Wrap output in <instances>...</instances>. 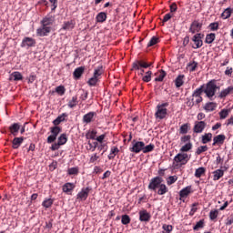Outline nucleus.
I'll return each instance as SVG.
<instances>
[{
	"instance_id": "obj_12",
	"label": "nucleus",
	"mask_w": 233,
	"mask_h": 233,
	"mask_svg": "<svg viewBox=\"0 0 233 233\" xmlns=\"http://www.w3.org/2000/svg\"><path fill=\"white\" fill-rule=\"evenodd\" d=\"M51 30L52 28L50 26L42 25V27L38 28L36 33L37 35H40V37H45V35H48V34H50Z\"/></svg>"
},
{
	"instance_id": "obj_28",
	"label": "nucleus",
	"mask_w": 233,
	"mask_h": 233,
	"mask_svg": "<svg viewBox=\"0 0 233 233\" xmlns=\"http://www.w3.org/2000/svg\"><path fill=\"white\" fill-rule=\"evenodd\" d=\"M74 184L73 183H66L63 186V192H65L66 194H70V192H72V190H74Z\"/></svg>"
},
{
	"instance_id": "obj_33",
	"label": "nucleus",
	"mask_w": 233,
	"mask_h": 233,
	"mask_svg": "<svg viewBox=\"0 0 233 233\" xmlns=\"http://www.w3.org/2000/svg\"><path fill=\"white\" fill-rule=\"evenodd\" d=\"M202 143L203 145H207V143H210L212 141V133H206L202 136Z\"/></svg>"
},
{
	"instance_id": "obj_18",
	"label": "nucleus",
	"mask_w": 233,
	"mask_h": 233,
	"mask_svg": "<svg viewBox=\"0 0 233 233\" xmlns=\"http://www.w3.org/2000/svg\"><path fill=\"white\" fill-rule=\"evenodd\" d=\"M223 176H225V171L222 169H217L213 171V181H219Z\"/></svg>"
},
{
	"instance_id": "obj_7",
	"label": "nucleus",
	"mask_w": 233,
	"mask_h": 233,
	"mask_svg": "<svg viewBox=\"0 0 233 233\" xmlns=\"http://www.w3.org/2000/svg\"><path fill=\"white\" fill-rule=\"evenodd\" d=\"M192 41L194 43L192 48H194L195 50H198V48H201V46H203V35L201 33L196 34L192 37Z\"/></svg>"
},
{
	"instance_id": "obj_48",
	"label": "nucleus",
	"mask_w": 233,
	"mask_h": 233,
	"mask_svg": "<svg viewBox=\"0 0 233 233\" xmlns=\"http://www.w3.org/2000/svg\"><path fill=\"white\" fill-rule=\"evenodd\" d=\"M207 150H208V147L207 146H200L198 147L197 151H196V154L198 156L203 154V152H207Z\"/></svg>"
},
{
	"instance_id": "obj_16",
	"label": "nucleus",
	"mask_w": 233,
	"mask_h": 233,
	"mask_svg": "<svg viewBox=\"0 0 233 233\" xmlns=\"http://www.w3.org/2000/svg\"><path fill=\"white\" fill-rule=\"evenodd\" d=\"M226 138L227 137H225V135H218L214 137L212 144L213 147H216V145H223V143H225Z\"/></svg>"
},
{
	"instance_id": "obj_44",
	"label": "nucleus",
	"mask_w": 233,
	"mask_h": 233,
	"mask_svg": "<svg viewBox=\"0 0 233 233\" xmlns=\"http://www.w3.org/2000/svg\"><path fill=\"white\" fill-rule=\"evenodd\" d=\"M218 215H219V211H218V209L211 210L209 212V219H211V221H214L215 219H218Z\"/></svg>"
},
{
	"instance_id": "obj_53",
	"label": "nucleus",
	"mask_w": 233,
	"mask_h": 233,
	"mask_svg": "<svg viewBox=\"0 0 233 233\" xmlns=\"http://www.w3.org/2000/svg\"><path fill=\"white\" fill-rule=\"evenodd\" d=\"M188 132V124H184L180 127L179 133L180 134H187Z\"/></svg>"
},
{
	"instance_id": "obj_9",
	"label": "nucleus",
	"mask_w": 233,
	"mask_h": 233,
	"mask_svg": "<svg viewBox=\"0 0 233 233\" xmlns=\"http://www.w3.org/2000/svg\"><path fill=\"white\" fill-rule=\"evenodd\" d=\"M205 128H207V123L205 121H196L193 127V132H195V134H201Z\"/></svg>"
},
{
	"instance_id": "obj_64",
	"label": "nucleus",
	"mask_w": 233,
	"mask_h": 233,
	"mask_svg": "<svg viewBox=\"0 0 233 233\" xmlns=\"http://www.w3.org/2000/svg\"><path fill=\"white\" fill-rule=\"evenodd\" d=\"M226 225H227V226L233 225V216H230V217H228V218L226 219Z\"/></svg>"
},
{
	"instance_id": "obj_29",
	"label": "nucleus",
	"mask_w": 233,
	"mask_h": 233,
	"mask_svg": "<svg viewBox=\"0 0 233 233\" xmlns=\"http://www.w3.org/2000/svg\"><path fill=\"white\" fill-rule=\"evenodd\" d=\"M74 26H76L74 21H67L64 23L62 30H73Z\"/></svg>"
},
{
	"instance_id": "obj_25",
	"label": "nucleus",
	"mask_w": 233,
	"mask_h": 233,
	"mask_svg": "<svg viewBox=\"0 0 233 233\" xmlns=\"http://www.w3.org/2000/svg\"><path fill=\"white\" fill-rule=\"evenodd\" d=\"M86 137L87 139H93L94 141H96V138L97 137V130L92 129L87 131V133L86 134Z\"/></svg>"
},
{
	"instance_id": "obj_8",
	"label": "nucleus",
	"mask_w": 233,
	"mask_h": 233,
	"mask_svg": "<svg viewBox=\"0 0 233 233\" xmlns=\"http://www.w3.org/2000/svg\"><path fill=\"white\" fill-rule=\"evenodd\" d=\"M203 94V86L197 88L192 94V100L197 104L199 105L203 101V97L201 96Z\"/></svg>"
},
{
	"instance_id": "obj_31",
	"label": "nucleus",
	"mask_w": 233,
	"mask_h": 233,
	"mask_svg": "<svg viewBox=\"0 0 233 233\" xmlns=\"http://www.w3.org/2000/svg\"><path fill=\"white\" fill-rule=\"evenodd\" d=\"M167 192H168V187H167V185L162 183V185L158 187L157 194H158V196H165Z\"/></svg>"
},
{
	"instance_id": "obj_11",
	"label": "nucleus",
	"mask_w": 233,
	"mask_h": 233,
	"mask_svg": "<svg viewBox=\"0 0 233 233\" xmlns=\"http://www.w3.org/2000/svg\"><path fill=\"white\" fill-rule=\"evenodd\" d=\"M96 116H97V114L94 111H91V112L84 115L82 121L86 125H88V124L92 123V121H94Z\"/></svg>"
},
{
	"instance_id": "obj_42",
	"label": "nucleus",
	"mask_w": 233,
	"mask_h": 233,
	"mask_svg": "<svg viewBox=\"0 0 233 233\" xmlns=\"http://www.w3.org/2000/svg\"><path fill=\"white\" fill-rule=\"evenodd\" d=\"M60 133H61V127H51V134H52L51 136L57 138V136H59Z\"/></svg>"
},
{
	"instance_id": "obj_3",
	"label": "nucleus",
	"mask_w": 233,
	"mask_h": 233,
	"mask_svg": "<svg viewBox=\"0 0 233 233\" xmlns=\"http://www.w3.org/2000/svg\"><path fill=\"white\" fill-rule=\"evenodd\" d=\"M103 75V66H98L95 69L93 77H91L88 81L87 84L89 86H96L97 85L99 78Z\"/></svg>"
},
{
	"instance_id": "obj_61",
	"label": "nucleus",
	"mask_w": 233,
	"mask_h": 233,
	"mask_svg": "<svg viewBox=\"0 0 233 233\" xmlns=\"http://www.w3.org/2000/svg\"><path fill=\"white\" fill-rule=\"evenodd\" d=\"M209 28L210 30H212L213 32L218 30V28H219V25L218 23H211L209 25Z\"/></svg>"
},
{
	"instance_id": "obj_5",
	"label": "nucleus",
	"mask_w": 233,
	"mask_h": 233,
	"mask_svg": "<svg viewBox=\"0 0 233 233\" xmlns=\"http://www.w3.org/2000/svg\"><path fill=\"white\" fill-rule=\"evenodd\" d=\"M144 147H145V142L133 140L131 142V147H129V150L134 154H139V152H143Z\"/></svg>"
},
{
	"instance_id": "obj_55",
	"label": "nucleus",
	"mask_w": 233,
	"mask_h": 233,
	"mask_svg": "<svg viewBox=\"0 0 233 233\" xmlns=\"http://www.w3.org/2000/svg\"><path fill=\"white\" fill-rule=\"evenodd\" d=\"M157 41H159V39L156 36H153L147 44V46H154V45H157Z\"/></svg>"
},
{
	"instance_id": "obj_27",
	"label": "nucleus",
	"mask_w": 233,
	"mask_h": 233,
	"mask_svg": "<svg viewBox=\"0 0 233 233\" xmlns=\"http://www.w3.org/2000/svg\"><path fill=\"white\" fill-rule=\"evenodd\" d=\"M68 115L66 113H63L62 115H60L59 116L56 117V119H55L53 121L54 125L56 127H57V125L63 123V121H65V117H67Z\"/></svg>"
},
{
	"instance_id": "obj_4",
	"label": "nucleus",
	"mask_w": 233,
	"mask_h": 233,
	"mask_svg": "<svg viewBox=\"0 0 233 233\" xmlns=\"http://www.w3.org/2000/svg\"><path fill=\"white\" fill-rule=\"evenodd\" d=\"M163 184V177H155L151 178L149 184H148V189L153 190L156 192L157 188Z\"/></svg>"
},
{
	"instance_id": "obj_56",
	"label": "nucleus",
	"mask_w": 233,
	"mask_h": 233,
	"mask_svg": "<svg viewBox=\"0 0 233 233\" xmlns=\"http://www.w3.org/2000/svg\"><path fill=\"white\" fill-rule=\"evenodd\" d=\"M165 76H167V73L165 71H160L159 76L155 78V81H163L165 79Z\"/></svg>"
},
{
	"instance_id": "obj_37",
	"label": "nucleus",
	"mask_w": 233,
	"mask_h": 233,
	"mask_svg": "<svg viewBox=\"0 0 233 233\" xmlns=\"http://www.w3.org/2000/svg\"><path fill=\"white\" fill-rule=\"evenodd\" d=\"M11 79L14 81H21L23 79V75L18 71H15L11 74Z\"/></svg>"
},
{
	"instance_id": "obj_57",
	"label": "nucleus",
	"mask_w": 233,
	"mask_h": 233,
	"mask_svg": "<svg viewBox=\"0 0 233 233\" xmlns=\"http://www.w3.org/2000/svg\"><path fill=\"white\" fill-rule=\"evenodd\" d=\"M106 147H107L106 143L104 142L98 145L97 150H103L102 155H104L106 152Z\"/></svg>"
},
{
	"instance_id": "obj_10",
	"label": "nucleus",
	"mask_w": 233,
	"mask_h": 233,
	"mask_svg": "<svg viewBox=\"0 0 233 233\" xmlns=\"http://www.w3.org/2000/svg\"><path fill=\"white\" fill-rule=\"evenodd\" d=\"M89 193L90 187L82 188L81 191L76 195V199H79V201H86V198H88Z\"/></svg>"
},
{
	"instance_id": "obj_15",
	"label": "nucleus",
	"mask_w": 233,
	"mask_h": 233,
	"mask_svg": "<svg viewBox=\"0 0 233 233\" xmlns=\"http://www.w3.org/2000/svg\"><path fill=\"white\" fill-rule=\"evenodd\" d=\"M54 21H56L54 15H48L41 21V24L43 26H49V25H54Z\"/></svg>"
},
{
	"instance_id": "obj_41",
	"label": "nucleus",
	"mask_w": 233,
	"mask_h": 233,
	"mask_svg": "<svg viewBox=\"0 0 233 233\" xmlns=\"http://www.w3.org/2000/svg\"><path fill=\"white\" fill-rule=\"evenodd\" d=\"M220 119H227L228 117V115L230 114L229 109H222L219 113Z\"/></svg>"
},
{
	"instance_id": "obj_58",
	"label": "nucleus",
	"mask_w": 233,
	"mask_h": 233,
	"mask_svg": "<svg viewBox=\"0 0 233 233\" xmlns=\"http://www.w3.org/2000/svg\"><path fill=\"white\" fill-rule=\"evenodd\" d=\"M105 137H106V135L103 134V135H100L99 137H96V138H95V141H97V143L102 144V143H105L103 141H105Z\"/></svg>"
},
{
	"instance_id": "obj_43",
	"label": "nucleus",
	"mask_w": 233,
	"mask_h": 233,
	"mask_svg": "<svg viewBox=\"0 0 233 233\" xmlns=\"http://www.w3.org/2000/svg\"><path fill=\"white\" fill-rule=\"evenodd\" d=\"M66 141H68V139L66 138V134H62L59 137H58V145L61 147L62 145H66Z\"/></svg>"
},
{
	"instance_id": "obj_35",
	"label": "nucleus",
	"mask_w": 233,
	"mask_h": 233,
	"mask_svg": "<svg viewBox=\"0 0 233 233\" xmlns=\"http://www.w3.org/2000/svg\"><path fill=\"white\" fill-rule=\"evenodd\" d=\"M207 172V168L201 167L196 169L195 171V177H201V176H205Z\"/></svg>"
},
{
	"instance_id": "obj_20",
	"label": "nucleus",
	"mask_w": 233,
	"mask_h": 233,
	"mask_svg": "<svg viewBox=\"0 0 233 233\" xmlns=\"http://www.w3.org/2000/svg\"><path fill=\"white\" fill-rule=\"evenodd\" d=\"M185 83V75H178L175 80V85L177 88H180V86H183Z\"/></svg>"
},
{
	"instance_id": "obj_13",
	"label": "nucleus",
	"mask_w": 233,
	"mask_h": 233,
	"mask_svg": "<svg viewBox=\"0 0 233 233\" xmlns=\"http://www.w3.org/2000/svg\"><path fill=\"white\" fill-rule=\"evenodd\" d=\"M203 25L198 21L192 22L190 27H189V32L191 34H197V32H199L201 30V27Z\"/></svg>"
},
{
	"instance_id": "obj_45",
	"label": "nucleus",
	"mask_w": 233,
	"mask_h": 233,
	"mask_svg": "<svg viewBox=\"0 0 233 233\" xmlns=\"http://www.w3.org/2000/svg\"><path fill=\"white\" fill-rule=\"evenodd\" d=\"M145 83H150L152 81V71H147L142 78Z\"/></svg>"
},
{
	"instance_id": "obj_34",
	"label": "nucleus",
	"mask_w": 233,
	"mask_h": 233,
	"mask_svg": "<svg viewBox=\"0 0 233 233\" xmlns=\"http://www.w3.org/2000/svg\"><path fill=\"white\" fill-rule=\"evenodd\" d=\"M96 23H105L106 21V13L105 12H100L96 17Z\"/></svg>"
},
{
	"instance_id": "obj_23",
	"label": "nucleus",
	"mask_w": 233,
	"mask_h": 233,
	"mask_svg": "<svg viewBox=\"0 0 233 233\" xmlns=\"http://www.w3.org/2000/svg\"><path fill=\"white\" fill-rule=\"evenodd\" d=\"M20 128L21 126H19L18 123H15L9 127V130L13 136H17V133L19 132Z\"/></svg>"
},
{
	"instance_id": "obj_50",
	"label": "nucleus",
	"mask_w": 233,
	"mask_h": 233,
	"mask_svg": "<svg viewBox=\"0 0 233 233\" xmlns=\"http://www.w3.org/2000/svg\"><path fill=\"white\" fill-rule=\"evenodd\" d=\"M66 91V89H65V86H59L56 88V94H58L59 96H65V92Z\"/></svg>"
},
{
	"instance_id": "obj_47",
	"label": "nucleus",
	"mask_w": 233,
	"mask_h": 233,
	"mask_svg": "<svg viewBox=\"0 0 233 233\" xmlns=\"http://www.w3.org/2000/svg\"><path fill=\"white\" fill-rule=\"evenodd\" d=\"M69 108H74L77 106V96H73L72 99L68 102Z\"/></svg>"
},
{
	"instance_id": "obj_19",
	"label": "nucleus",
	"mask_w": 233,
	"mask_h": 233,
	"mask_svg": "<svg viewBox=\"0 0 233 233\" xmlns=\"http://www.w3.org/2000/svg\"><path fill=\"white\" fill-rule=\"evenodd\" d=\"M23 141H25V137H15V138L13 139V142H12V144H13V148H15V149L19 148V147H21V145L23 144Z\"/></svg>"
},
{
	"instance_id": "obj_1",
	"label": "nucleus",
	"mask_w": 233,
	"mask_h": 233,
	"mask_svg": "<svg viewBox=\"0 0 233 233\" xmlns=\"http://www.w3.org/2000/svg\"><path fill=\"white\" fill-rule=\"evenodd\" d=\"M200 86H203V92L208 99L210 101H214V99H216V92H218V89L219 88L216 84V80H210L206 85H202Z\"/></svg>"
},
{
	"instance_id": "obj_6",
	"label": "nucleus",
	"mask_w": 233,
	"mask_h": 233,
	"mask_svg": "<svg viewBox=\"0 0 233 233\" xmlns=\"http://www.w3.org/2000/svg\"><path fill=\"white\" fill-rule=\"evenodd\" d=\"M190 157H188V154L187 153H178L174 157L175 163H177L178 165H187V163H188Z\"/></svg>"
},
{
	"instance_id": "obj_22",
	"label": "nucleus",
	"mask_w": 233,
	"mask_h": 233,
	"mask_svg": "<svg viewBox=\"0 0 233 233\" xmlns=\"http://www.w3.org/2000/svg\"><path fill=\"white\" fill-rule=\"evenodd\" d=\"M217 106H218V104H216L214 102H208L205 105L204 110H206V112H214V110H216Z\"/></svg>"
},
{
	"instance_id": "obj_62",
	"label": "nucleus",
	"mask_w": 233,
	"mask_h": 233,
	"mask_svg": "<svg viewBox=\"0 0 233 233\" xmlns=\"http://www.w3.org/2000/svg\"><path fill=\"white\" fill-rule=\"evenodd\" d=\"M86 150H89L90 152H96L94 144H92L90 141L87 142Z\"/></svg>"
},
{
	"instance_id": "obj_51",
	"label": "nucleus",
	"mask_w": 233,
	"mask_h": 233,
	"mask_svg": "<svg viewBox=\"0 0 233 233\" xmlns=\"http://www.w3.org/2000/svg\"><path fill=\"white\" fill-rule=\"evenodd\" d=\"M187 68L189 72H195L196 68H198V63L197 62H192L189 65H187Z\"/></svg>"
},
{
	"instance_id": "obj_21",
	"label": "nucleus",
	"mask_w": 233,
	"mask_h": 233,
	"mask_svg": "<svg viewBox=\"0 0 233 233\" xmlns=\"http://www.w3.org/2000/svg\"><path fill=\"white\" fill-rule=\"evenodd\" d=\"M85 73V67L80 66L75 69L73 76L75 77V79H79L83 74Z\"/></svg>"
},
{
	"instance_id": "obj_39",
	"label": "nucleus",
	"mask_w": 233,
	"mask_h": 233,
	"mask_svg": "<svg viewBox=\"0 0 233 233\" xmlns=\"http://www.w3.org/2000/svg\"><path fill=\"white\" fill-rule=\"evenodd\" d=\"M215 39H216V34L210 33V34L207 35V36H206V43L208 45H211V43H214Z\"/></svg>"
},
{
	"instance_id": "obj_54",
	"label": "nucleus",
	"mask_w": 233,
	"mask_h": 233,
	"mask_svg": "<svg viewBox=\"0 0 233 233\" xmlns=\"http://www.w3.org/2000/svg\"><path fill=\"white\" fill-rule=\"evenodd\" d=\"M69 176H76L78 174L79 169L77 167H71L67 170Z\"/></svg>"
},
{
	"instance_id": "obj_17",
	"label": "nucleus",
	"mask_w": 233,
	"mask_h": 233,
	"mask_svg": "<svg viewBox=\"0 0 233 233\" xmlns=\"http://www.w3.org/2000/svg\"><path fill=\"white\" fill-rule=\"evenodd\" d=\"M22 46H35V40L31 37H25L22 41Z\"/></svg>"
},
{
	"instance_id": "obj_63",
	"label": "nucleus",
	"mask_w": 233,
	"mask_h": 233,
	"mask_svg": "<svg viewBox=\"0 0 233 233\" xmlns=\"http://www.w3.org/2000/svg\"><path fill=\"white\" fill-rule=\"evenodd\" d=\"M133 68H134L135 70H141V62H140V61L135 62V63L133 64Z\"/></svg>"
},
{
	"instance_id": "obj_30",
	"label": "nucleus",
	"mask_w": 233,
	"mask_h": 233,
	"mask_svg": "<svg viewBox=\"0 0 233 233\" xmlns=\"http://www.w3.org/2000/svg\"><path fill=\"white\" fill-rule=\"evenodd\" d=\"M117 154H119V148H117L116 147H112L107 157H108V159H114V157H116V156H117Z\"/></svg>"
},
{
	"instance_id": "obj_60",
	"label": "nucleus",
	"mask_w": 233,
	"mask_h": 233,
	"mask_svg": "<svg viewBox=\"0 0 233 233\" xmlns=\"http://www.w3.org/2000/svg\"><path fill=\"white\" fill-rule=\"evenodd\" d=\"M162 228H163V230H165L167 233L172 232V225H163Z\"/></svg>"
},
{
	"instance_id": "obj_38",
	"label": "nucleus",
	"mask_w": 233,
	"mask_h": 233,
	"mask_svg": "<svg viewBox=\"0 0 233 233\" xmlns=\"http://www.w3.org/2000/svg\"><path fill=\"white\" fill-rule=\"evenodd\" d=\"M52 205H54V199L52 198H46L42 203V207H44V208H50Z\"/></svg>"
},
{
	"instance_id": "obj_46",
	"label": "nucleus",
	"mask_w": 233,
	"mask_h": 233,
	"mask_svg": "<svg viewBox=\"0 0 233 233\" xmlns=\"http://www.w3.org/2000/svg\"><path fill=\"white\" fill-rule=\"evenodd\" d=\"M189 150H192V143L190 142H187L180 148V152H188Z\"/></svg>"
},
{
	"instance_id": "obj_32",
	"label": "nucleus",
	"mask_w": 233,
	"mask_h": 233,
	"mask_svg": "<svg viewBox=\"0 0 233 233\" xmlns=\"http://www.w3.org/2000/svg\"><path fill=\"white\" fill-rule=\"evenodd\" d=\"M154 148H156V146L154 144H149L147 146L144 143V147H142L143 154H148L149 152H153Z\"/></svg>"
},
{
	"instance_id": "obj_2",
	"label": "nucleus",
	"mask_w": 233,
	"mask_h": 233,
	"mask_svg": "<svg viewBox=\"0 0 233 233\" xmlns=\"http://www.w3.org/2000/svg\"><path fill=\"white\" fill-rule=\"evenodd\" d=\"M168 103L158 104L155 112L156 121H163V119H167V116H168Z\"/></svg>"
},
{
	"instance_id": "obj_26",
	"label": "nucleus",
	"mask_w": 233,
	"mask_h": 233,
	"mask_svg": "<svg viewBox=\"0 0 233 233\" xmlns=\"http://www.w3.org/2000/svg\"><path fill=\"white\" fill-rule=\"evenodd\" d=\"M229 94H233V86H230L228 88L222 90L219 94V97L223 98V97H227V96H228Z\"/></svg>"
},
{
	"instance_id": "obj_59",
	"label": "nucleus",
	"mask_w": 233,
	"mask_h": 233,
	"mask_svg": "<svg viewBox=\"0 0 233 233\" xmlns=\"http://www.w3.org/2000/svg\"><path fill=\"white\" fill-rule=\"evenodd\" d=\"M98 159H99V156H97V153H95L90 157L89 162L96 163V161H97Z\"/></svg>"
},
{
	"instance_id": "obj_52",
	"label": "nucleus",
	"mask_w": 233,
	"mask_h": 233,
	"mask_svg": "<svg viewBox=\"0 0 233 233\" xmlns=\"http://www.w3.org/2000/svg\"><path fill=\"white\" fill-rule=\"evenodd\" d=\"M177 181V176H170L167 178V185H174V183H176Z\"/></svg>"
},
{
	"instance_id": "obj_24",
	"label": "nucleus",
	"mask_w": 233,
	"mask_h": 233,
	"mask_svg": "<svg viewBox=\"0 0 233 233\" xmlns=\"http://www.w3.org/2000/svg\"><path fill=\"white\" fill-rule=\"evenodd\" d=\"M191 190H192V187H190V186L184 187L183 189L180 190L179 197L187 198L188 196V194H190Z\"/></svg>"
},
{
	"instance_id": "obj_40",
	"label": "nucleus",
	"mask_w": 233,
	"mask_h": 233,
	"mask_svg": "<svg viewBox=\"0 0 233 233\" xmlns=\"http://www.w3.org/2000/svg\"><path fill=\"white\" fill-rule=\"evenodd\" d=\"M230 15H232V8L228 7L222 14H221V17L224 19H228V17H230Z\"/></svg>"
},
{
	"instance_id": "obj_14",
	"label": "nucleus",
	"mask_w": 233,
	"mask_h": 233,
	"mask_svg": "<svg viewBox=\"0 0 233 233\" xmlns=\"http://www.w3.org/2000/svg\"><path fill=\"white\" fill-rule=\"evenodd\" d=\"M139 221L145 222V223H148V221H150V213H148V211L147 210H141L139 211Z\"/></svg>"
},
{
	"instance_id": "obj_49",
	"label": "nucleus",
	"mask_w": 233,
	"mask_h": 233,
	"mask_svg": "<svg viewBox=\"0 0 233 233\" xmlns=\"http://www.w3.org/2000/svg\"><path fill=\"white\" fill-rule=\"evenodd\" d=\"M122 225H128L130 223V217L128 215H123L121 218Z\"/></svg>"
},
{
	"instance_id": "obj_36",
	"label": "nucleus",
	"mask_w": 233,
	"mask_h": 233,
	"mask_svg": "<svg viewBox=\"0 0 233 233\" xmlns=\"http://www.w3.org/2000/svg\"><path fill=\"white\" fill-rule=\"evenodd\" d=\"M201 228H205V219H200L197 224L193 227V230L198 231L201 230Z\"/></svg>"
}]
</instances>
